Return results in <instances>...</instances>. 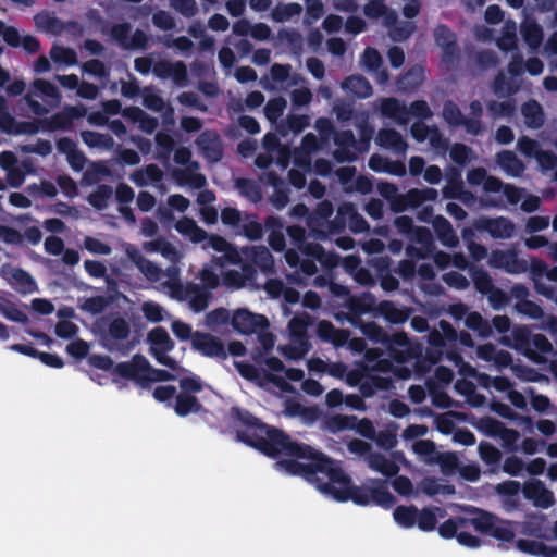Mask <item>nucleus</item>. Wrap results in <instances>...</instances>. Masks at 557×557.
<instances>
[{
  "instance_id": "1",
  "label": "nucleus",
  "mask_w": 557,
  "mask_h": 557,
  "mask_svg": "<svg viewBox=\"0 0 557 557\" xmlns=\"http://www.w3.org/2000/svg\"><path fill=\"white\" fill-rule=\"evenodd\" d=\"M247 424V431H238V436L249 445L281 459L277 467L292 474L305 475L322 494L335 500L351 499L358 505H367L370 500L388 508L394 497L386 490L383 481H369L364 490L351 484L348 475L332 460L308 446L290 443L275 429H270L245 413L240 417Z\"/></svg>"
},
{
  "instance_id": "2",
  "label": "nucleus",
  "mask_w": 557,
  "mask_h": 557,
  "mask_svg": "<svg viewBox=\"0 0 557 557\" xmlns=\"http://www.w3.org/2000/svg\"><path fill=\"white\" fill-rule=\"evenodd\" d=\"M267 369L263 373L249 363L235 361L234 367L238 373L246 380L256 383L260 387H265L272 383L283 392H293L294 388L287 381L299 382L304 379L305 372L300 369L286 368L282 360L276 357L267 358L263 361Z\"/></svg>"
},
{
  "instance_id": "3",
  "label": "nucleus",
  "mask_w": 557,
  "mask_h": 557,
  "mask_svg": "<svg viewBox=\"0 0 557 557\" xmlns=\"http://www.w3.org/2000/svg\"><path fill=\"white\" fill-rule=\"evenodd\" d=\"M517 531L527 537L518 539L515 543L516 548L527 555L536 557H557V547L549 546L543 541H557V524H520Z\"/></svg>"
},
{
  "instance_id": "4",
  "label": "nucleus",
  "mask_w": 557,
  "mask_h": 557,
  "mask_svg": "<svg viewBox=\"0 0 557 557\" xmlns=\"http://www.w3.org/2000/svg\"><path fill=\"white\" fill-rule=\"evenodd\" d=\"M168 280L161 282V288L173 299L187 301L189 308L195 312L203 311L209 304V294L200 289L198 285L191 284L183 287L178 267L171 265L166 269Z\"/></svg>"
},
{
  "instance_id": "5",
  "label": "nucleus",
  "mask_w": 557,
  "mask_h": 557,
  "mask_svg": "<svg viewBox=\"0 0 557 557\" xmlns=\"http://www.w3.org/2000/svg\"><path fill=\"white\" fill-rule=\"evenodd\" d=\"M115 371L122 376L131 377L138 382H158L177 379V373L151 368L148 360L141 356H135L131 362L117 364Z\"/></svg>"
},
{
  "instance_id": "6",
  "label": "nucleus",
  "mask_w": 557,
  "mask_h": 557,
  "mask_svg": "<svg viewBox=\"0 0 557 557\" xmlns=\"http://www.w3.org/2000/svg\"><path fill=\"white\" fill-rule=\"evenodd\" d=\"M473 527V533L459 529L457 541L459 544L476 548L484 542L482 536H491L499 542H511L513 541L515 531L507 527L499 524H471Z\"/></svg>"
},
{
  "instance_id": "7",
  "label": "nucleus",
  "mask_w": 557,
  "mask_h": 557,
  "mask_svg": "<svg viewBox=\"0 0 557 557\" xmlns=\"http://www.w3.org/2000/svg\"><path fill=\"white\" fill-rule=\"evenodd\" d=\"M150 351L154 358L163 366L168 367L171 373H177V377L183 374L184 369L177 362L168 356L174 347V343L164 329L156 327L148 334Z\"/></svg>"
},
{
  "instance_id": "8",
  "label": "nucleus",
  "mask_w": 557,
  "mask_h": 557,
  "mask_svg": "<svg viewBox=\"0 0 557 557\" xmlns=\"http://www.w3.org/2000/svg\"><path fill=\"white\" fill-rule=\"evenodd\" d=\"M375 339L385 345L391 355L399 362L418 354V347H413L408 337L403 333H395L389 336L382 332H376Z\"/></svg>"
},
{
  "instance_id": "9",
  "label": "nucleus",
  "mask_w": 557,
  "mask_h": 557,
  "mask_svg": "<svg viewBox=\"0 0 557 557\" xmlns=\"http://www.w3.org/2000/svg\"><path fill=\"white\" fill-rule=\"evenodd\" d=\"M517 148L524 157L534 159L543 171L552 170L557 163L554 153L542 150L537 141L528 137L519 138Z\"/></svg>"
},
{
  "instance_id": "10",
  "label": "nucleus",
  "mask_w": 557,
  "mask_h": 557,
  "mask_svg": "<svg viewBox=\"0 0 557 557\" xmlns=\"http://www.w3.org/2000/svg\"><path fill=\"white\" fill-rule=\"evenodd\" d=\"M232 326L240 334H252L269 325L268 319L247 309H237L231 318Z\"/></svg>"
},
{
  "instance_id": "11",
  "label": "nucleus",
  "mask_w": 557,
  "mask_h": 557,
  "mask_svg": "<svg viewBox=\"0 0 557 557\" xmlns=\"http://www.w3.org/2000/svg\"><path fill=\"white\" fill-rule=\"evenodd\" d=\"M124 251L128 260L138 269V271L150 282H161L164 276L168 277L166 270L163 271L154 262L148 260L144 255L131 245H126Z\"/></svg>"
},
{
  "instance_id": "12",
  "label": "nucleus",
  "mask_w": 557,
  "mask_h": 557,
  "mask_svg": "<svg viewBox=\"0 0 557 557\" xmlns=\"http://www.w3.org/2000/svg\"><path fill=\"white\" fill-rule=\"evenodd\" d=\"M444 515L438 508H428L419 511L414 506H400L394 511L397 522H434L443 519Z\"/></svg>"
},
{
  "instance_id": "13",
  "label": "nucleus",
  "mask_w": 557,
  "mask_h": 557,
  "mask_svg": "<svg viewBox=\"0 0 557 557\" xmlns=\"http://www.w3.org/2000/svg\"><path fill=\"white\" fill-rule=\"evenodd\" d=\"M193 348L209 358H226L223 343L215 336L196 332L193 337Z\"/></svg>"
},
{
  "instance_id": "14",
  "label": "nucleus",
  "mask_w": 557,
  "mask_h": 557,
  "mask_svg": "<svg viewBox=\"0 0 557 557\" xmlns=\"http://www.w3.org/2000/svg\"><path fill=\"white\" fill-rule=\"evenodd\" d=\"M523 495L533 503L535 507L546 509L554 505V494L546 488L543 482L531 480L524 483L522 487Z\"/></svg>"
},
{
  "instance_id": "15",
  "label": "nucleus",
  "mask_w": 557,
  "mask_h": 557,
  "mask_svg": "<svg viewBox=\"0 0 557 557\" xmlns=\"http://www.w3.org/2000/svg\"><path fill=\"white\" fill-rule=\"evenodd\" d=\"M0 275L22 293L29 294L36 290L34 278L22 269L5 264L0 268Z\"/></svg>"
},
{
  "instance_id": "16",
  "label": "nucleus",
  "mask_w": 557,
  "mask_h": 557,
  "mask_svg": "<svg viewBox=\"0 0 557 557\" xmlns=\"http://www.w3.org/2000/svg\"><path fill=\"white\" fill-rule=\"evenodd\" d=\"M435 41L443 51V61L453 65L458 58L455 35L445 26H438L434 33Z\"/></svg>"
},
{
  "instance_id": "17",
  "label": "nucleus",
  "mask_w": 557,
  "mask_h": 557,
  "mask_svg": "<svg viewBox=\"0 0 557 557\" xmlns=\"http://www.w3.org/2000/svg\"><path fill=\"white\" fill-rule=\"evenodd\" d=\"M474 226L478 230L486 231L495 238H509L513 233V225L504 218L493 220L481 218L475 221Z\"/></svg>"
},
{
  "instance_id": "18",
  "label": "nucleus",
  "mask_w": 557,
  "mask_h": 557,
  "mask_svg": "<svg viewBox=\"0 0 557 557\" xmlns=\"http://www.w3.org/2000/svg\"><path fill=\"white\" fill-rule=\"evenodd\" d=\"M143 248L147 252L160 253L163 258L172 262V265L175 267L176 263L181 261L183 258V252L163 237H159L154 240L144 243Z\"/></svg>"
},
{
  "instance_id": "19",
  "label": "nucleus",
  "mask_w": 557,
  "mask_h": 557,
  "mask_svg": "<svg viewBox=\"0 0 557 557\" xmlns=\"http://www.w3.org/2000/svg\"><path fill=\"white\" fill-rule=\"evenodd\" d=\"M455 361H456V366L459 367L460 374H462L463 376L478 377V380L485 387L493 386L495 389H497L499 392H508L509 393V391H511L508 380H506L504 377H490L485 374H478L476 371L471 366L462 362L458 358H456Z\"/></svg>"
},
{
  "instance_id": "20",
  "label": "nucleus",
  "mask_w": 557,
  "mask_h": 557,
  "mask_svg": "<svg viewBox=\"0 0 557 557\" xmlns=\"http://www.w3.org/2000/svg\"><path fill=\"white\" fill-rule=\"evenodd\" d=\"M490 264L504 269L509 273H520L527 269V264L519 260L513 251H494L488 260Z\"/></svg>"
},
{
  "instance_id": "21",
  "label": "nucleus",
  "mask_w": 557,
  "mask_h": 557,
  "mask_svg": "<svg viewBox=\"0 0 557 557\" xmlns=\"http://www.w3.org/2000/svg\"><path fill=\"white\" fill-rule=\"evenodd\" d=\"M437 198V190L433 188H426L423 190L413 189L407 195L401 197L399 200L393 203V208L396 211H403L408 207H417L424 201H433Z\"/></svg>"
},
{
  "instance_id": "22",
  "label": "nucleus",
  "mask_w": 557,
  "mask_h": 557,
  "mask_svg": "<svg viewBox=\"0 0 557 557\" xmlns=\"http://www.w3.org/2000/svg\"><path fill=\"white\" fill-rule=\"evenodd\" d=\"M478 426L487 434L499 437L505 446H512L519 440L518 432L503 428L499 422L493 419H482Z\"/></svg>"
},
{
  "instance_id": "23",
  "label": "nucleus",
  "mask_w": 557,
  "mask_h": 557,
  "mask_svg": "<svg viewBox=\"0 0 557 557\" xmlns=\"http://www.w3.org/2000/svg\"><path fill=\"white\" fill-rule=\"evenodd\" d=\"M342 89L351 98H368L372 95L370 83L360 75H351L342 84Z\"/></svg>"
},
{
  "instance_id": "24",
  "label": "nucleus",
  "mask_w": 557,
  "mask_h": 557,
  "mask_svg": "<svg viewBox=\"0 0 557 557\" xmlns=\"http://www.w3.org/2000/svg\"><path fill=\"white\" fill-rule=\"evenodd\" d=\"M209 246L218 252L224 255V258L232 264H243L242 250H237L231 243L219 235H211Z\"/></svg>"
},
{
  "instance_id": "25",
  "label": "nucleus",
  "mask_w": 557,
  "mask_h": 557,
  "mask_svg": "<svg viewBox=\"0 0 557 557\" xmlns=\"http://www.w3.org/2000/svg\"><path fill=\"white\" fill-rule=\"evenodd\" d=\"M197 163H190L183 170L174 172V177L178 185L189 186L190 188L198 189L206 185V177L197 172Z\"/></svg>"
},
{
  "instance_id": "26",
  "label": "nucleus",
  "mask_w": 557,
  "mask_h": 557,
  "mask_svg": "<svg viewBox=\"0 0 557 557\" xmlns=\"http://www.w3.org/2000/svg\"><path fill=\"white\" fill-rule=\"evenodd\" d=\"M197 145L208 160L215 162L221 159V144L216 134L202 133L197 139Z\"/></svg>"
},
{
  "instance_id": "27",
  "label": "nucleus",
  "mask_w": 557,
  "mask_h": 557,
  "mask_svg": "<svg viewBox=\"0 0 557 557\" xmlns=\"http://www.w3.org/2000/svg\"><path fill=\"white\" fill-rule=\"evenodd\" d=\"M174 228L191 243L198 244L203 242L208 235L197 225V223L187 216L181 218L174 225Z\"/></svg>"
},
{
  "instance_id": "28",
  "label": "nucleus",
  "mask_w": 557,
  "mask_h": 557,
  "mask_svg": "<svg viewBox=\"0 0 557 557\" xmlns=\"http://www.w3.org/2000/svg\"><path fill=\"white\" fill-rule=\"evenodd\" d=\"M243 259H251L261 270L268 271L273 268V257L269 250L263 246L244 247L242 248Z\"/></svg>"
},
{
  "instance_id": "29",
  "label": "nucleus",
  "mask_w": 557,
  "mask_h": 557,
  "mask_svg": "<svg viewBox=\"0 0 557 557\" xmlns=\"http://www.w3.org/2000/svg\"><path fill=\"white\" fill-rule=\"evenodd\" d=\"M311 345L307 338H288V343L280 345L277 350L288 360L302 359L310 350Z\"/></svg>"
},
{
  "instance_id": "30",
  "label": "nucleus",
  "mask_w": 557,
  "mask_h": 557,
  "mask_svg": "<svg viewBox=\"0 0 557 557\" xmlns=\"http://www.w3.org/2000/svg\"><path fill=\"white\" fill-rule=\"evenodd\" d=\"M382 62L383 60L380 53L372 48L366 49L361 57L362 66L370 72H374L376 81L380 84H385L388 81V75L385 71L380 70Z\"/></svg>"
},
{
  "instance_id": "31",
  "label": "nucleus",
  "mask_w": 557,
  "mask_h": 557,
  "mask_svg": "<svg viewBox=\"0 0 557 557\" xmlns=\"http://www.w3.org/2000/svg\"><path fill=\"white\" fill-rule=\"evenodd\" d=\"M58 150L66 156L70 165L75 170L79 171L85 165L84 154L77 150L76 144L69 138H61L58 141Z\"/></svg>"
},
{
  "instance_id": "32",
  "label": "nucleus",
  "mask_w": 557,
  "mask_h": 557,
  "mask_svg": "<svg viewBox=\"0 0 557 557\" xmlns=\"http://www.w3.org/2000/svg\"><path fill=\"white\" fill-rule=\"evenodd\" d=\"M384 0H369L364 7V14L371 18H383L386 26H391L396 21V12L389 10L383 2Z\"/></svg>"
},
{
  "instance_id": "33",
  "label": "nucleus",
  "mask_w": 557,
  "mask_h": 557,
  "mask_svg": "<svg viewBox=\"0 0 557 557\" xmlns=\"http://www.w3.org/2000/svg\"><path fill=\"white\" fill-rule=\"evenodd\" d=\"M49 58L59 67L73 66L78 62L76 52L62 45H53L49 52Z\"/></svg>"
},
{
  "instance_id": "34",
  "label": "nucleus",
  "mask_w": 557,
  "mask_h": 557,
  "mask_svg": "<svg viewBox=\"0 0 557 557\" xmlns=\"http://www.w3.org/2000/svg\"><path fill=\"white\" fill-rule=\"evenodd\" d=\"M380 109L383 115L391 117L400 124L408 122V108L400 104L394 98L382 99Z\"/></svg>"
},
{
  "instance_id": "35",
  "label": "nucleus",
  "mask_w": 557,
  "mask_h": 557,
  "mask_svg": "<svg viewBox=\"0 0 557 557\" xmlns=\"http://www.w3.org/2000/svg\"><path fill=\"white\" fill-rule=\"evenodd\" d=\"M144 104L150 110L162 112L164 124H174L173 110L157 94L152 91H146L144 95Z\"/></svg>"
},
{
  "instance_id": "36",
  "label": "nucleus",
  "mask_w": 557,
  "mask_h": 557,
  "mask_svg": "<svg viewBox=\"0 0 557 557\" xmlns=\"http://www.w3.org/2000/svg\"><path fill=\"white\" fill-rule=\"evenodd\" d=\"M467 180L470 185L482 186L486 191H496L500 188L499 180L488 176L483 169H473L469 171Z\"/></svg>"
},
{
  "instance_id": "37",
  "label": "nucleus",
  "mask_w": 557,
  "mask_h": 557,
  "mask_svg": "<svg viewBox=\"0 0 557 557\" xmlns=\"http://www.w3.org/2000/svg\"><path fill=\"white\" fill-rule=\"evenodd\" d=\"M497 163L508 175L520 176L525 166L522 161L511 151H503L497 154Z\"/></svg>"
},
{
  "instance_id": "38",
  "label": "nucleus",
  "mask_w": 557,
  "mask_h": 557,
  "mask_svg": "<svg viewBox=\"0 0 557 557\" xmlns=\"http://www.w3.org/2000/svg\"><path fill=\"white\" fill-rule=\"evenodd\" d=\"M319 336L336 346L344 345L348 339V333L345 330L335 329L330 322L321 321L318 325Z\"/></svg>"
},
{
  "instance_id": "39",
  "label": "nucleus",
  "mask_w": 557,
  "mask_h": 557,
  "mask_svg": "<svg viewBox=\"0 0 557 557\" xmlns=\"http://www.w3.org/2000/svg\"><path fill=\"white\" fill-rule=\"evenodd\" d=\"M433 227L443 245L455 247L458 244V237L454 233L449 222L443 216H436L433 220Z\"/></svg>"
},
{
  "instance_id": "40",
  "label": "nucleus",
  "mask_w": 557,
  "mask_h": 557,
  "mask_svg": "<svg viewBox=\"0 0 557 557\" xmlns=\"http://www.w3.org/2000/svg\"><path fill=\"white\" fill-rule=\"evenodd\" d=\"M162 178L161 170L153 164L147 165L132 174L131 180L138 186H148L158 183Z\"/></svg>"
},
{
  "instance_id": "41",
  "label": "nucleus",
  "mask_w": 557,
  "mask_h": 557,
  "mask_svg": "<svg viewBox=\"0 0 557 557\" xmlns=\"http://www.w3.org/2000/svg\"><path fill=\"white\" fill-rule=\"evenodd\" d=\"M122 114L129 121L138 123L139 128L146 133H152L157 127V121L148 116L139 108H127Z\"/></svg>"
},
{
  "instance_id": "42",
  "label": "nucleus",
  "mask_w": 557,
  "mask_h": 557,
  "mask_svg": "<svg viewBox=\"0 0 557 557\" xmlns=\"http://www.w3.org/2000/svg\"><path fill=\"white\" fill-rule=\"evenodd\" d=\"M524 124L530 128H539L544 122V113L535 101H529L521 109Z\"/></svg>"
},
{
  "instance_id": "43",
  "label": "nucleus",
  "mask_w": 557,
  "mask_h": 557,
  "mask_svg": "<svg viewBox=\"0 0 557 557\" xmlns=\"http://www.w3.org/2000/svg\"><path fill=\"white\" fill-rule=\"evenodd\" d=\"M520 32L525 44L531 49H536L541 46L543 34L540 26L535 22L525 20L521 25Z\"/></svg>"
},
{
  "instance_id": "44",
  "label": "nucleus",
  "mask_w": 557,
  "mask_h": 557,
  "mask_svg": "<svg viewBox=\"0 0 557 557\" xmlns=\"http://www.w3.org/2000/svg\"><path fill=\"white\" fill-rule=\"evenodd\" d=\"M376 141L380 146L399 153H403L406 150V145L403 141L401 136L392 129L381 131L377 135Z\"/></svg>"
},
{
  "instance_id": "45",
  "label": "nucleus",
  "mask_w": 557,
  "mask_h": 557,
  "mask_svg": "<svg viewBox=\"0 0 557 557\" xmlns=\"http://www.w3.org/2000/svg\"><path fill=\"white\" fill-rule=\"evenodd\" d=\"M369 466L373 470L388 476L396 474L399 470V467L393 460H389L382 454H371L369 456Z\"/></svg>"
},
{
  "instance_id": "46",
  "label": "nucleus",
  "mask_w": 557,
  "mask_h": 557,
  "mask_svg": "<svg viewBox=\"0 0 557 557\" xmlns=\"http://www.w3.org/2000/svg\"><path fill=\"white\" fill-rule=\"evenodd\" d=\"M497 45L504 51H510L517 47V25L513 21L505 22Z\"/></svg>"
},
{
  "instance_id": "47",
  "label": "nucleus",
  "mask_w": 557,
  "mask_h": 557,
  "mask_svg": "<svg viewBox=\"0 0 557 557\" xmlns=\"http://www.w3.org/2000/svg\"><path fill=\"white\" fill-rule=\"evenodd\" d=\"M83 141L90 148L109 150L113 147V139L104 134L85 131L81 134Z\"/></svg>"
},
{
  "instance_id": "48",
  "label": "nucleus",
  "mask_w": 557,
  "mask_h": 557,
  "mask_svg": "<svg viewBox=\"0 0 557 557\" xmlns=\"http://www.w3.org/2000/svg\"><path fill=\"white\" fill-rule=\"evenodd\" d=\"M411 133L413 137L419 140L423 141L425 139H429L430 143L436 148H444L445 143L437 136L436 132L430 131L425 125L417 123L412 125Z\"/></svg>"
},
{
  "instance_id": "49",
  "label": "nucleus",
  "mask_w": 557,
  "mask_h": 557,
  "mask_svg": "<svg viewBox=\"0 0 557 557\" xmlns=\"http://www.w3.org/2000/svg\"><path fill=\"white\" fill-rule=\"evenodd\" d=\"M325 426L331 432L352 430L356 426V417L336 414L326 420Z\"/></svg>"
},
{
  "instance_id": "50",
  "label": "nucleus",
  "mask_w": 557,
  "mask_h": 557,
  "mask_svg": "<svg viewBox=\"0 0 557 557\" xmlns=\"http://www.w3.org/2000/svg\"><path fill=\"white\" fill-rule=\"evenodd\" d=\"M478 356L484 360H495V362L499 366H506L509 363L510 358L508 352L506 351H496L494 346L491 344H486L480 346L476 350Z\"/></svg>"
},
{
  "instance_id": "51",
  "label": "nucleus",
  "mask_w": 557,
  "mask_h": 557,
  "mask_svg": "<svg viewBox=\"0 0 557 557\" xmlns=\"http://www.w3.org/2000/svg\"><path fill=\"white\" fill-rule=\"evenodd\" d=\"M245 273L236 270H228L223 275V284L231 288H240L245 285L247 276L250 275V267H243Z\"/></svg>"
},
{
  "instance_id": "52",
  "label": "nucleus",
  "mask_w": 557,
  "mask_h": 557,
  "mask_svg": "<svg viewBox=\"0 0 557 557\" xmlns=\"http://www.w3.org/2000/svg\"><path fill=\"white\" fill-rule=\"evenodd\" d=\"M34 89L40 92L42 96L48 98L53 102V104H59L61 101V95L58 88L48 81L45 79H36L33 83Z\"/></svg>"
},
{
  "instance_id": "53",
  "label": "nucleus",
  "mask_w": 557,
  "mask_h": 557,
  "mask_svg": "<svg viewBox=\"0 0 557 557\" xmlns=\"http://www.w3.org/2000/svg\"><path fill=\"white\" fill-rule=\"evenodd\" d=\"M465 325L473 331H476L482 337H486L491 334V326L476 312L469 313L466 317Z\"/></svg>"
},
{
  "instance_id": "54",
  "label": "nucleus",
  "mask_w": 557,
  "mask_h": 557,
  "mask_svg": "<svg viewBox=\"0 0 557 557\" xmlns=\"http://www.w3.org/2000/svg\"><path fill=\"white\" fill-rule=\"evenodd\" d=\"M308 324L307 317L293 318L287 325L288 338H307Z\"/></svg>"
},
{
  "instance_id": "55",
  "label": "nucleus",
  "mask_w": 557,
  "mask_h": 557,
  "mask_svg": "<svg viewBox=\"0 0 557 557\" xmlns=\"http://www.w3.org/2000/svg\"><path fill=\"white\" fill-rule=\"evenodd\" d=\"M141 311L146 319L150 322H161L166 317V311L154 301H146L141 306Z\"/></svg>"
},
{
  "instance_id": "56",
  "label": "nucleus",
  "mask_w": 557,
  "mask_h": 557,
  "mask_svg": "<svg viewBox=\"0 0 557 557\" xmlns=\"http://www.w3.org/2000/svg\"><path fill=\"white\" fill-rule=\"evenodd\" d=\"M0 312L11 321L22 324L28 322L26 314L9 301H0Z\"/></svg>"
},
{
  "instance_id": "57",
  "label": "nucleus",
  "mask_w": 557,
  "mask_h": 557,
  "mask_svg": "<svg viewBox=\"0 0 557 557\" xmlns=\"http://www.w3.org/2000/svg\"><path fill=\"white\" fill-rule=\"evenodd\" d=\"M83 246L86 250L94 255L107 256L112 252L111 247L107 243L91 236H86L84 238Z\"/></svg>"
},
{
  "instance_id": "58",
  "label": "nucleus",
  "mask_w": 557,
  "mask_h": 557,
  "mask_svg": "<svg viewBox=\"0 0 557 557\" xmlns=\"http://www.w3.org/2000/svg\"><path fill=\"white\" fill-rule=\"evenodd\" d=\"M284 412L288 417H298L306 421L312 420L314 417V411L301 406L295 401H287L285 404Z\"/></svg>"
},
{
  "instance_id": "59",
  "label": "nucleus",
  "mask_w": 557,
  "mask_h": 557,
  "mask_svg": "<svg viewBox=\"0 0 557 557\" xmlns=\"http://www.w3.org/2000/svg\"><path fill=\"white\" fill-rule=\"evenodd\" d=\"M301 12V5L298 3H287L278 5L274 12L273 16L278 22H284L289 20L295 15H299Z\"/></svg>"
},
{
  "instance_id": "60",
  "label": "nucleus",
  "mask_w": 557,
  "mask_h": 557,
  "mask_svg": "<svg viewBox=\"0 0 557 557\" xmlns=\"http://www.w3.org/2000/svg\"><path fill=\"white\" fill-rule=\"evenodd\" d=\"M112 189L109 186H99L90 196L89 202L97 209H102L107 206L110 199Z\"/></svg>"
},
{
  "instance_id": "61",
  "label": "nucleus",
  "mask_w": 557,
  "mask_h": 557,
  "mask_svg": "<svg viewBox=\"0 0 557 557\" xmlns=\"http://www.w3.org/2000/svg\"><path fill=\"white\" fill-rule=\"evenodd\" d=\"M236 187L239 189L240 194L250 201H258L261 198L258 186L249 180L238 178L236 181Z\"/></svg>"
},
{
  "instance_id": "62",
  "label": "nucleus",
  "mask_w": 557,
  "mask_h": 557,
  "mask_svg": "<svg viewBox=\"0 0 557 557\" xmlns=\"http://www.w3.org/2000/svg\"><path fill=\"white\" fill-rule=\"evenodd\" d=\"M380 311L383 317L392 323H399L407 319V314L391 302L381 304Z\"/></svg>"
},
{
  "instance_id": "63",
  "label": "nucleus",
  "mask_w": 557,
  "mask_h": 557,
  "mask_svg": "<svg viewBox=\"0 0 557 557\" xmlns=\"http://www.w3.org/2000/svg\"><path fill=\"white\" fill-rule=\"evenodd\" d=\"M198 405L195 397L189 395H180L176 399L175 412L178 416H186L190 412L197 411Z\"/></svg>"
},
{
  "instance_id": "64",
  "label": "nucleus",
  "mask_w": 557,
  "mask_h": 557,
  "mask_svg": "<svg viewBox=\"0 0 557 557\" xmlns=\"http://www.w3.org/2000/svg\"><path fill=\"white\" fill-rule=\"evenodd\" d=\"M111 174L110 169L106 163L97 162L91 164L85 174V178L88 183L100 181L101 178L109 176Z\"/></svg>"
}]
</instances>
